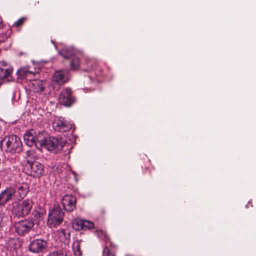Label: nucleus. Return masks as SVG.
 Wrapping results in <instances>:
<instances>
[{"mask_svg": "<svg viewBox=\"0 0 256 256\" xmlns=\"http://www.w3.org/2000/svg\"><path fill=\"white\" fill-rule=\"evenodd\" d=\"M108 245L111 251L112 249H114L116 248V244L112 242V240L108 242Z\"/></svg>", "mask_w": 256, "mask_h": 256, "instance_id": "obj_31", "label": "nucleus"}, {"mask_svg": "<svg viewBox=\"0 0 256 256\" xmlns=\"http://www.w3.org/2000/svg\"><path fill=\"white\" fill-rule=\"evenodd\" d=\"M19 78L22 80L26 79L27 80H34L35 78V75L36 74L30 71L28 68L24 67L18 69L16 72Z\"/></svg>", "mask_w": 256, "mask_h": 256, "instance_id": "obj_15", "label": "nucleus"}, {"mask_svg": "<svg viewBox=\"0 0 256 256\" xmlns=\"http://www.w3.org/2000/svg\"><path fill=\"white\" fill-rule=\"evenodd\" d=\"M12 71L13 68L8 67L5 62H0V80L8 76Z\"/></svg>", "mask_w": 256, "mask_h": 256, "instance_id": "obj_18", "label": "nucleus"}, {"mask_svg": "<svg viewBox=\"0 0 256 256\" xmlns=\"http://www.w3.org/2000/svg\"><path fill=\"white\" fill-rule=\"evenodd\" d=\"M53 127L56 131L66 132L72 128V124L64 118L60 117L56 119L53 122Z\"/></svg>", "mask_w": 256, "mask_h": 256, "instance_id": "obj_11", "label": "nucleus"}, {"mask_svg": "<svg viewBox=\"0 0 256 256\" xmlns=\"http://www.w3.org/2000/svg\"><path fill=\"white\" fill-rule=\"evenodd\" d=\"M98 236L105 242V246H108V247L109 248L108 244V242L111 240V239L106 232L102 230H100L98 232Z\"/></svg>", "mask_w": 256, "mask_h": 256, "instance_id": "obj_22", "label": "nucleus"}, {"mask_svg": "<svg viewBox=\"0 0 256 256\" xmlns=\"http://www.w3.org/2000/svg\"><path fill=\"white\" fill-rule=\"evenodd\" d=\"M46 214V210L44 208L40 206H38L34 208L32 210V216L34 220V222L36 221V222H39L43 218L44 215Z\"/></svg>", "mask_w": 256, "mask_h": 256, "instance_id": "obj_17", "label": "nucleus"}, {"mask_svg": "<svg viewBox=\"0 0 256 256\" xmlns=\"http://www.w3.org/2000/svg\"><path fill=\"white\" fill-rule=\"evenodd\" d=\"M82 224V219L76 218L74 219L72 222V228L76 230H80V225Z\"/></svg>", "mask_w": 256, "mask_h": 256, "instance_id": "obj_24", "label": "nucleus"}, {"mask_svg": "<svg viewBox=\"0 0 256 256\" xmlns=\"http://www.w3.org/2000/svg\"><path fill=\"white\" fill-rule=\"evenodd\" d=\"M29 192V186L26 182H22L13 187L14 200L20 202L25 198Z\"/></svg>", "mask_w": 256, "mask_h": 256, "instance_id": "obj_8", "label": "nucleus"}, {"mask_svg": "<svg viewBox=\"0 0 256 256\" xmlns=\"http://www.w3.org/2000/svg\"><path fill=\"white\" fill-rule=\"evenodd\" d=\"M3 27L2 20L1 17H0V28Z\"/></svg>", "mask_w": 256, "mask_h": 256, "instance_id": "obj_34", "label": "nucleus"}, {"mask_svg": "<svg viewBox=\"0 0 256 256\" xmlns=\"http://www.w3.org/2000/svg\"><path fill=\"white\" fill-rule=\"evenodd\" d=\"M14 200L13 187L8 186L0 193V206H4L10 200Z\"/></svg>", "mask_w": 256, "mask_h": 256, "instance_id": "obj_13", "label": "nucleus"}, {"mask_svg": "<svg viewBox=\"0 0 256 256\" xmlns=\"http://www.w3.org/2000/svg\"><path fill=\"white\" fill-rule=\"evenodd\" d=\"M26 173L34 178H40L44 175L45 170L44 164L38 161L26 160L24 166Z\"/></svg>", "mask_w": 256, "mask_h": 256, "instance_id": "obj_3", "label": "nucleus"}, {"mask_svg": "<svg viewBox=\"0 0 256 256\" xmlns=\"http://www.w3.org/2000/svg\"><path fill=\"white\" fill-rule=\"evenodd\" d=\"M82 240H76L72 244V250L75 256H82V251L81 250L82 243L83 242Z\"/></svg>", "mask_w": 256, "mask_h": 256, "instance_id": "obj_19", "label": "nucleus"}, {"mask_svg": "<svg viewBox=\"0 0 256 256\" xmlns=\"http://www.w3.org/2000/svg\"><path fill=\"white\" fill-rule=\"evenodd\" d=\"M5 146H3L4 151L7 153L12 154H20L22 150V144L21 140L18 136L12 134L6 136L0 140V146L2 147L3 143Z\"/></svg>", "mask_w": 256, "mask_h": 256, "instance_id": "obj_1", "label": "nucleus"}, {"mask_svg": "<svg viewBox=\"0 0 256 256\" xmlns=\"http://www.w3.org/2000/svg\"><path fill=\"white\" fill-rule=\"evenodd\" d=\"M76 198L71 194H66L62 200V204L64 210L72 212L76 208Z\"/></svg>", "mask_w": 256, "mask_h": 256, "instance_id": "obj_12", "label": "nucleus"}, {"mask_svg": "<svg viewBox=\"0 0 256 256\" xmlns=\"http://www.w3.org/2000/svg\"><path fill=\"white\" fill-rule=\"evenodd\" d=\"M6 221H8V217L2 212L0 211V227H4L6 225Z\"/></svg>", "mask_w": 256, "mask_h": 256, "instance_id": "obj_25", "label": "nucleus"}, {"mask_svg": "<svg viewBox=\"0 0 256 256\" xmlns=\"http://www.w3.org/2000/svg\"><path fill=\"white\" fill-rule=\"evenodd\" d=\"M64 216V213L60 207L54 206L49 212L48 226L50 228L58 226L63 222Z\"/></svg>", "mask_w": 256, "mask_h": 256, "instance_id": "obj_4", "label": "nucleus"}, {"mask_svg": "<svg viewBox=\"0 0 256 256\" xmlns=\"http://www.w3.org/2000/svg\"><path fill=\"white\" fill-rule=\"evenodd\" d=\"M60 102L66 106H72L75 101V98L72 94V90L69 88H64L60 95Z\"/></svg>", "mask_w": 256, "mask_h": 256, "instance_id": "obj_10", "label": "nucleus"}, {"mask_svg": "<svg viewBox=\"0 0 256 256\" xmlns=\"http://www.w3.org/2000/svg\"><path fill=\"white\" fill-rule=\"evenodd\" d=\"M80 60L78 57L74 56L72 58L70 62V68L72 70H76L80 67Z\"/></svg>", "mask_w": 256, "mask_h": 256, "instance_id": "obj_23", "label": "nucleus"}, {"mask_svg": "<svg viewBox=\"0 0 256 256\" xmlns=\"http://www.w3.org/2000/svg\"><path fill=\"white\" fill-rule=\"evenodd\" d=\"M68 246L66 244H61L56 250L50 252L48 256H70V252Z\"/></svg>", "mask_w": 256, "mask_h": 256, "instance_id": "obj_16", "label": "nucleus"}, {"mask_svg": "<svg viewBox=\"0 0 256 256\" xmlns=\"http://www.w3.org/2000/svg\"><path fill=\"white\" fill-rule=\"evenodd\" d=\"M102 256H116L114 254H113L110 248L106 246H104L103 252H102Z\"/></svg>", "mask_w": 256, "mask_h": 256, "instance_id": "obj_28", "label": "nucleus"}, {"mask_svg": "<svg viewBox=\"0 0 256 256\" xmlns=\"http://www.w3.org/2000/svg\"><path fill=\"white\" fill-rule=\"evenodd\" d=\"M9 244L14 250H16L20 246V244L18 240L14 239L10 240Z\"/></svg>", "mask_w": 256, "mask_h": 256, "instance_id": "obj_26", "label": "nucleus"}, {"mask_svg": "<svg viewBox=\"0 0 256 256\" xmlns=\"http://www.w3.org/2000/svg\"><path fill=\"white\" fill-rule=\"evenodd\" d=\"M70 78L68 70H62L55 72L52 77L53 80L59 84H62L68 81Z\"/></svg>", "mask_w": 256, "mask_h": 256, "instance_id": "obj_14", "label": "nucleus"}, {"mask_svg": "<svg viewBox=\"0 0 256 256\" xmlns=\"http://www.w3.org/2000/svg\"><path fill=\"white\" fill-rule=\"evenodd\" d=\"M34 226V220L30 218L16 222L14 225L16 232L19 236H23L33 230Z\"/></svg>", "mask_w": 256, "mask_h": 256, "instance_id": "obj_5", "label": "nucleus"}, {"mask_svg": "<svg viewBox=\"0 0 256 256\" xmlns=\"http://www.w3.org/2000/svg\"><path fill=\"white\" fill-rule=\"evenodd\" d=\"M8 38V36L6 34L2 33L0 34V44L4 42Z\"/></svg>", "mask_w": 256, "mask_h": 256, "instance_id": "obj_30", "label": "nucleus"}, {"mask_svg": "<svg viewBox=\"0 0 256 256\" xmlns=\"http://www.w3.org/2000/svg\"><path fill=\"white\" fill-rule=\"evenodd\" d=\"M24 140L28 146H32L33 144L37 146L39 144L42 147L44 139L45 138L42 133L39 132L38 134L34 130H28L24 135Z\"/></svg>", "mask_w": 256, "mask_h": 256, "instance_id": "obj_6", "label": "nucleus"}, {"mask_svg": "<svg viewBox=\"0 0 256 256\" xmlns=\"http://www.w3.org/2000/svg\"><path fill=\"white\" fill-rule=\"evenodd\" d=\"M85 220H82V224H81L80 225V230H84V222H85Z\"/></svg>", "mask_w": 256, "mask_h": 256, "instance_id": "obj_32", "label": "nucleus"}, {"mask_svg": "<svg viewBox=\"0 0 256 256\" xmlns=\"http://www.w3.org/2000/svg\"><path fill=\"white\" fill-rule=\"evenodd\" d=\"M59 54L64 58H72L74 56V52L72 49L69 48H64L59 50Z\"/></svg>", "mask_w": 256, "mask_h": 256, "instance_id": "obj_20", "label": "nucleus"}, {"mask_svg": "<svg viewBox=\"0 0 256 256\" xmlns=\"http://www.w3.org/2000/svg\"><path fill=\"white\" fill-rule=\"evenodd\" d=\"M33 204L32 200L28 198L19 202H15L12 206V214L14 218H25L30 214Z\"/></svg>", "mask_w": 256, "mask_h": 256, "instance_id": "obj_2", "label": "nucleus"}, {"mask_svg": "<svg viewBox=\"0 0 256 256\" xmlns=\"http://www.w3.org/2000/svg\"><path fill=\"white\" fill-rule=\"evenodd\" d=\"M58 235L60 238H64V242L62 244H66L68 246L70 236V230H68L62 229L59 231Z\"/></svg>", "mask_w": 256, "mask_h": 256, "instance_id": "obj_21", "label": "nucleus"}, {"mask_svg": "<svg viewBox=\"0 0 256 256\" xmlns=\"http://www.w3.org/2000/svg\"><path fill=\"white\" fill-rule=\"evenodd\" d=\"M48 247L46 240L44 239H34L30 240L28 250L31 252L38 253L44 252Z\"/></svg>", "mask_w": 256, "mask_h": 256, "instance_id": "obj_9", "label": "nucleus"}, {"mask_svg": "<svg viewBox=\"0 0 256 256\" xmlns=\"http://www.w3.org/2000/svg\"><path fill=\"white\" fill-rule=\"evenodd\" d=\"M40 83V90L41 91V92H42L44 90V86H42V82H39Z\"/></svg>", "mask_w": 256, "mask_h": 256, "instance_id": "obj_33", "label": "nucleus"}, {"mask_svg": "<svg viewBox=\"0 0 256 256\" xmlns=\"http://www.w3.org/2000/svg\"><path fill=\"white\" fill-rule=\"evenodd\" d=\"M26 18H20L18 19L13 25V26H16V27H19L21 26H22L24 21L26 20Z\"/></svg>", "mask_w": 256, "mask_h": 256, "instance_id": "obj_29", "label": "nucleus"}, {"mask_svg": "<svg viewBox=\"0 0 256 256\" xmlns=\"http://www.w3.org/2000/svg\"><path fill=\"white\" fill-rule=\"evenodd\" d=\"M42 147L46 148L48 150L52 151L56 154L62 150L64 144L60 139L58 138L48 137L44 139Z\"/></svg>", "mask_w": 256, "mask_h": 256, "instance_id": "obj_7", "label": "nucleus"}, {"mask_svg": "<svg viewBox=\"0 0 256 256\" xmlns=\"http://www.w3.org/2000/svg\"><path fill=\"white\" fill-rule=\"evenodd\" d=\"M94 228V224L88 220H85L84 223V230H90Z\"/></svg>", "mask_w": 256, "mask_h": 256, "instance_id": "obj_27", "label": "nucleus"}]
</instances>
